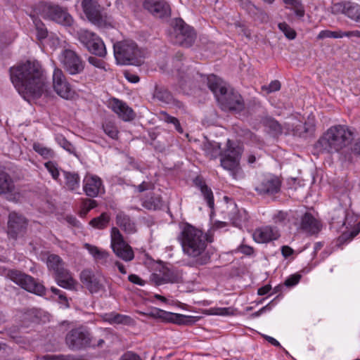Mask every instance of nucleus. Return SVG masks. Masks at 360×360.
I'll return each instance as SVG.
<instances>
[{"instance_id":"28","label":"nucleus","mask_w":360,"mask_h":360,"mask_svg":"<svg viewBox=\"0 0 360 360\" xmlns=\"http://www.w3.org/2000/svg\"><path fill=\"white\" fill-rule=\"evenodd\" d=\"M194 185L198 187L206 200L209 207L213 208L214 205V195L212 191L207 186L205 181L202 176H198L193 180Z\"/></svg>"},{"instance_id":"27","label":"nucleus","mask_w":360,"mask_h":360,"mask_svg":"<svg viewBox=\"0 0 360 360\" xmlns=\"http://www.w3.org/2000/svg\"><path fill=\"white\" fill-rule=\"evenodd\" d=\"M335 8L341 11L343 14L347 15L350 19L360 22V6L352 3L345 2L342 4H337L335 5Z\"/></svg>"},{"instance_id":"44","label":"nucleus","mask_w":360,"mask_h":360,"mask_svg":"<svg viewBox=\"0 0 360 360\" xmlns=\"http://www.w3.org/2000/svg\"><path fill=\"white\" fill-rule=\"evenodd\" d=\"M90 198H84L82 200V205H81V216H86V214L92 209L97 207L98 203L96 200Z\"/></svg>"},{"instance_id":"49","label":"nucleus","mask_w":360,"mask_h":360,"mask_svg":"<svg viewBox=\"0 0 360 360\" xmlns=\"http://www.w3.org/2000/svg\"><path fill=\"white\" fill-rule=\"evenodd\" d=\"M161 116H162V120H164L165 122L173 124L177 131H179L180 133L183 132V129L181 127L180 122L177 118L169 115L166 112H162Z\"/></svg>"},{"instance_id":"33","label":"nucleus","mask_w":360,"mask_h":360,"mask_svg":"<svg viewBox=\"0 0 360 360\" xmlns=\"http://www.w3.org/2000/svg\"><path fill=\"white\" fill-rule=\"evenodd\" d=\"M263 125L273 136H278L283 133V128L280 123L271 117H265L262 120Z\"/></svg>"},{"instance_id":"11","label":"nucleus","mask_w":360,"mask_h":360,"mask_svg":"<svg viewBox=\"0 0 360 360\" xmlns=\"http://www.w3.org/2000/svg\"><path fill=\"white\" fill-rule=\"evenodd\" d=\"M59 60L65 70L71 75L81 74L85 68V62L76 51L66 49L63 50Z\"/></svg>"},{"instance_id":"5","label":"nucleus","mask_w":360,"mask_h":360,"mask_svg":"<svg viewBox=\"0 0 360 360\" xmlns=\"http://www.w3.org/2000/svg\"><path fill=\"white\" fill-rule=\"evenodd\" d=\"M354 217H349L347 211L340 206L334 209L331 212L330 226L332 229L338 231H342V234L337 239V245L340 246L350 242L360 233V221L352 226Z\"/></svg>"},{"instance_id":"1","label":"nucleus","mask_w":360,"mask_h":360,"mask_svg":"<svg viewBox=\"0 0 360 360\" xmlns=\"http://www.w3.org/2000/svg\"><path fill=\"white\" fill-rule=\"evenodd\" d=\"M11 82L19 93L39 98L47 91L48 82L41 64L37 60H27L10 68Z\"/></svg>"},{"instance_id":"7","label":"nucleus","mask_w":360,"mask_h":360,"mask_svg":"<svg viewBox=\"0 0 360 360\" xmlns=\"http://www.w3.org/2000/svg\"><path fill=\"white\" fill-rule=\"evenodd\" d=\"M172 31L169 34L170 41L185 47H190L195 41L196 34L194 30L181 18H176L172 22Z\"/></svg>"},{"instance_id":"58","label":"nucleus","mask_w":360,"mask_h":360,"mask_svg":"<svg viewBox=\"0 0 360 360\" xmlns=\"http://www.w3.org/2000/svg\"><path fill=\"white\" fill-rule=\"evenodd\" d=\"M65 219L69 224H70L72 226L79 227V226H80V222L79 221V220H77L76 217H75L73 215H71V214L67 215L65 217Z\"/></svg>"},{"instance_id":"21","label":"nucleus","mask_w":360,"mask_h":360,"mask_svg":"<svg viewBox=\"0 0 360 360\" xmlns=\"http://www.w3.org/2000/svg\"><path fill=\"white\" fill-rule=\"evenodd\" d=\"M179 275L175 269L162 266L160 269L151 275V280L157 285H160L168 283H176Z\"/></svg>"},{"instance_id":"4","label":"nucleus","mask_w":360,"mask_h":360,"mask_svg":"<svg viewBox=\"0 0 360 360\" xmlns=\"http://www.w3.org/2000/svg\"><path fill=\"white\" fill-rule=\"evenodd\" d=\"M203 150L205 155L210 159H216L220 156L221 166L224 169L230 171L233 176H235L240 169L239 162L243 149L230 139L227 140L226 148L224 150H221L219 143L210 141L204 143Z\"/></svg>"},{"instance_id":"14","label":"nucleus","mask_w":360,"mask_h":360,"mask_svg":"<svg viewBox=\"0 0 360 360\" xmlns=\"http://www.w3.org/2000/svg\"><path fill=\"white\" fill-rule=\"evenodd\" d=\"M217 100L221 110L224 111L239 113L245 108L243 97L238 92L233 90H227Z\"/></svg>"},{"instance_id":"54","label":"nucleus","mask_w":360,"mask_h":360,"mask_svg":"<svg viewBox=\"0 0 360 360\" xmlns=\"http://www.w3.org/2000/svg\"><path fill=\"white\" fill-rule=\"evenodd\" d=\"M119 360H142L136 353L128 351L124 352L119 359Z\"/></svg>"},{"instance_id":"15","label":"nucleus","mask_w":360,"mask_h":360,"mask_svg":"<svg viewBox=\"0 0 360 360\" xmlns=\"http://www.w3.org/2000/svg\"><path fill=\"white\" fill-rule=\"evenodd\" d=\"M45 13L47 18L63 26H72L74 19L68 9L59 5L49 4L46 6Z\"/></svg>"},{"instance_id":"9","label":"nucleus","mask_w":360,"mask_h":360,"mask_svg":"<svg viewBox=\"0 0 360 360\" xmlns=\"http://www.w3.org/2000/svg\"><path fill=\"white\" fill-rule=\"evenodd\" d=\"M8 276L12 281L27 292L40 296L45 293L44 286L30 275L18 270H11Z\"/></svg>"},{"instance_id":"36","label":"nucleus","mask_w":360,"mask_h":360,"mask_svg":"<svg viewBox=\"0 0 360 360\" xmlns=\"http://www.w3.org/2000/svg\"><path fill=\"white\" fill-rule=\"evenodd\" d=\"M46 265L49 270L53 271L54 274L65 268V263L62 258L55 254L48 256Z\"/></svg>"},{"instance_id":"17","label":"nucleus","mask_w":360,"mask_h":360,"mask_svg":"<svg viewBox=\"0 0 360 360\" xmlns=\"http://www.w3.org/2000/svg\"><path fill=\"white\" fill-rule=\"evenodd\" d=\"M281 182L275 176H266L260 178L255 184V190L259 195H274L281 190Z\"/></svg>"},{"instance_id":"16","label":"nucleus","mask_w":360,"mask_h":360,"mask_svg":"<svg viewBox=\"0 0 360 360\" xmlns=\"http://www.w3.org/2000/svg\"><path fill=\"white\" fill-rule=\"evenodd\" d=\"M82 10L86 18L93 24L101 26L105 20L101 12V6L96 0H82Z\"/></svg>"},{"instance_id":"8","label":"nucleus","mask_w":360,"mask_h":360,"mask_svg":"<svg viewBox=\"0 0 360 360\" xmlns=\"http://www.w3.org/2000/svg\"><path fill=\"white\" fill-rule=\"evenodd\" d=\"M77 35L79 41L89 53L97 57H105L107 54L106 48L100 37L86 30H79Z\"/></svg>"},{"instance_id":"53","label":"nucleus","mask_w":360,"mask_h":360,"mask_svg":"<svg viewBox=\"0 0 360 360\" xmlns=\"http://www.w3.org/2000/svg\"><path fill=\"white\" fill-rule=\"evenodd\" d=\"M87 60L89 64L94 66L95 68L102 70H104L105 68V63L103 60L98 58L96 56H89L87 58Z\"/></svg>"},{"instance_id":"24","label":"nucleus","mask_w":360,"mask_h":360,"mask_svg":"<svg viewBox=\"0 0 360 360\" xmlns=\"http://www.w3.org/2000/svg\"><path fill=\"white\" fill-rule=\"evenodd\" d=\"M110 108L124 122L131 121L135 117V113L132 108L129 107L126 103L117 98H113L112 99Z\"/></svg>"},{"instance_id":"45","label":"nucleus","mask_w":360,"mask_h":360,"mask_svg":"<svg viewBox=\"0 0 360 360\" xmlns=\"http://www.w3.org/2000/svg\"><path fill=\"white\" fill-rule=\"evenodd\" d=\"M36 37L39 41H42L48 37V30L45 25L40 20H34Z\"/></svg>"},{"instance_id":"51","label":"nucleus","mask_w":360,"mask_h":360,"mask_svg":"<svg viewBox=\"0 0 360 360\" xmlns=\"http://www.w3.org/2000/svg\"><path fill=\"white\" fill-rule=\"evenodd\" d=\"M58 142L59 145L65 150H67L70 154L75 153V146L68 141L65 137L60 136L58 138Z\"/></svg>"},{"instance_id":"32","label":"nucleus","mask_w":360,"mask_h":360,"mask_svg":"<svg viewBox=\"0 0 360 360\" xmlns=\"http://www.w3.org/2000/svg\"><path fill=\"white\" fill-rule=\"evenodd\" d=\"M65 188L72 192L78 193L80 188V176L75 172L63 171Z\"/></svg>"},{"instance_id":"61","label":"nucleus","mask_w":360,"mask_h":360,"mask_svg":"<svg viewBox=\"0 0 360 360\" xmlns=\"http://www.w3.org/2000/svg\"><path fill=\"white\" fill-rule=\"evenodd\" d=\"M125 78L131 83H136L139 81V76L129 72L125 73Z\"/></svg>"},{"instance_id":"35","label":"nucleus","mask_w":360,"mask_h":360,"mask_svg":"<svg viewBox=\"0 0 360 360\" xmlns=\"http://www.w3.org/2000/svg\"><path fill=\"white\" fill-rule=\"evenodd\" d=\"M153 98L164 104H169L173 101L172 94L164 86H155Z\"/></svg>"},{"instance_id":"38","label":"nucleus","mask_w":360,"mask_h":360,"mask_svg":"<svg viewBox=\"0 0 360 360\" xmlns=\"http://www.w3.org/2000/svg\"><path fill=\"white\" fill-rule=\"evenodd\" d=\"M109 221V214L106 212H103L99 217L92 219L89 221V224L95 229H103L107 227Z\"/></svg>"},{"instance_id":"42","label":"nucleus","mask_w":360,"mask_h":360,"mask_svg":"<svg viewBox=\"0 0 360 360\" xmlns=\"http://www.w3.org/2000/svg\"><path fill=\"white\" fill-rule=\"evenodd\" d=\"M243 7L249 13V14L255 18H256L257 14H259L262 21L266 20L268 18L267 15L264 12L257 8L250 1H246L243 4Z\"/></svg>"},{"instance_id":"48","label":"nucleus","mask_w":360,"mask_h":360,"mask_svg":"<svg viewBox=\"0 0 360 360\" xmlns=\"http://www.w3.org/2000/svg\"><path fill=\"white\" fill-rule=\"evenodd\" d=\"M44 167L54 180L58 181L59 179L60 172L56 162L48 161L44 163Z\"/></svg>"},{"instance_id":"30","label":"nucleus","mask_w":360,"mask_h":360,"mask_svg":"<svg viewBox=\"0 0 360 360\" xmlns=\"http://www.w3.org/2000/svg\"><path fill=\"white\" fill-rule=\"evenodd\" d=\"M207 86L214 94L216 99L220 97L228 90L223 81L216 75H211L207 77Z\"/></svg>"},{"instance_id":"43","label":"nucleus","mask_w":360,"mask_h":360,"mask_svg":"<svg viewBox=\"0 0 360 360\" xmlns=\"http://www.w3.org/2000/svg\"><path fill=\"white\" fill-rule=\"evenodd\" d=\"M283 2L292 7L297 17L302 18L304 15V9L300 0H283Z\"/></svg>"},{"instance_id":"60","label":"nucleus","mask_w":360,"mask_h":360,"mask_svg":"<svg viewBox=\"0 0 360 360\" xmlns=\"http://www.w3.org/2000/svg\"><path fill=\"white\" fill-rule=\"evenodd\" d=\"M239 251L245 255H252L254 252V249L248 245H240L238 248Z\"/></svg>"},{"instance_id":"64","label":"nucleus","mask_w":360,"mask_h":360,"mask_svg":"<svg viewBox=\"0 0 360 360\" xmlns=\"http://www.w3.org/2000/svg\"><path fill=\"white\" fill-rule=\"evenodd\" d=\"M271 287L270 285H266L258 289L257 293L259 295H264L270 292Z\"/></svg>"},{"instance_id":"55","label":"nucleus","mask_w":360,"mask_h":360,"mask_svg":"<svg viewBox=\"0 0 360 360\" xmlns=\"http://www.w3.org/2000/svg\"><path fill=\"white\" fill-rule=\"evenodd\" d=\"M301 278V276L300 274H293L289 276L285 281V285L288 287L294 286L297 284Z\"/></svg>"},{"instance_id":"46","label":"nucleus","mask_w":360,"mask_h":360,"mask_svg":"<svg viewBox=\"0 0 360 360\" xmlns=\"http://www.w3.org/2000/svg\"><path fill=\"white\" fill-rule=\"evenodd\" d=\"M85 248L89 253L96 259H102L108 257V254L105 251L99 250L97 247L86 243Z\"/></svg>"},{"instance_id":"20","label":"nucleus","mask_w":360,"mask_h":360,"mask_svg":"<svg viewBox=\"0 0 360 360\" xmlns=\"http://www.w3.org/2000/svg\"><path fill=\"white\" fill-rule=\"evenodd\" d=\"M83 191L89 198L97 197L100 193L104 192L101 179L96 175L87 174L83 179Z\"/></svg>"},{"instance_id":"40","label":"nucleus","mask_w":360,"mask_h":360,"mask_svg":"<svg viewBox=\"0 0 360 360\" xmlns=\"http://www.w3.org/2000/svg\"><path fill=\"white\" fill-rule=\"evenodd\" d=\"M102 129L110 138L115 140L118 139L119 131L115 122L106 120L102 124Z\"/></svg>"},{"instance_id":"2","label":"nucleus","mask_w":360,"mask_h":360,"mask_svg":"<svg viewBox=\"0 0 360 360\" xmlns=\"http://www.w3.org/2000/svg\"><path fill=\"white\" fill-rule=\"evenodd\" d=\"M179 240L184 254L193 259L187 264L188 266L197 267L210 262V255L206 252L208 236L202 230L186 223L182 226Z\"/></svg>"},{"instance_id":"41","label":"nucleus","mask_w":360,"mask_h":360,"mask_svg":"<svg viewBox=\"0 0 360 360\" xmlns=\"http://www.w3.org/2000/svg\"><path fill=\"white\" fill-rule=\"evenodd\" d=\"M108 321L110 323L129 326L132 324L133 319L130 316L127 315L112 313L109 315Z\"/></svg>"},{"instance_id":"63","label":"nucleus","mask_w":360,"mask_h":360,"mask_svg":"<svg viewBox=\"0 0 360 360\" xmlns=\"http://www.w3.org/2000/svg\"><path fill=\"white\" fill-rule=\"evenodd\" d=\"M150 183L143 181L141 184L136 186L139 192L141 193L150 188Z\"/></svg>"},{"instance_id":"59","label":"nucleus","mask_w":360,"mask_h":360,"mask_svg":"<svg viewBox=\"0 0 360 360\" xmlns=\"http://www.w3.org/2000/svg\"><path fill=\"white\" fill-rule=\"evenodd\" d=\"M294 253V250L288 245L281 247V254L285 258H288Z\"/></svg>"},{"instance_id":"52","label":"nucleus","mask_w":360,"mask_h":360,"mask_svg":"<svg viewBox=\"0 0 360 360\" xmlns=\"http://www.w3.org/2000/svg\"><path fill=\"white\" fill-rule=\"evenodd\" d=\"M281 89V83L278 80L271 81V83L267 86H263L262 89L266 91L267 94H270L274 91H277Z\"/></svg>"},{"instance_id":"47","label":"nucleus","mask_w":360,"mask_h":360,"mask_svg":"<svg viewBox=\"0 0 360 360\" xmlns=\"http://www.w3.org/2000/svg\"><path fill=\"white\" fill-rule=\"evenodd\" d=\"M342 37L343 35L342 31H330L328 30H321L317 36L318 39H323L326 38L338 39Z\"/></svg>"},{"instance_id":"39","label":"nucleus","mask_w":360,"mask_h":360,"mask_svg":"<svg viewBox=\"0 0 360 360\" xmlns=\"http://www.w3.org/2000/svg\"><path fill=\"white\" fill-rule=\"evenodd\" d=\"M143 206L148 210H158L162 206L161 198L159 195H152L143 200Z\"/></svg>"},{"instance_id":"23","label":"nucleus","mask_w":360,"mask_h":360,"mask_svg":"<svg viewBox=\"0 0 360 360\" xmlns=\"http://www.w3.org/2000/svg\"><path fill=\"white\" fill-rule=\"evenodd\" d=\"M18 192L11 176L6 172L0 171V195H4L9 200L16 198Z\"/></svg>"},{"instance_id":"56","label":"nucleus","mask_w":360,"mask_h":360,"mask_svg":"<svg viewBox=\"0 0 360 360\" xmlns=\"http://www.w3.org/2000/svg\"><path fill=\"white\" fill-rule=\"evenodd\" d=\"M351 154L360 156V138L356 139L350 146Z\"/></svg>"},{"instance_id":"18","label":"nucleus","mask_w":360,"mask_h":360,"mask_svg":"<svg viewBox=\"0 0 360 360\" xmlns=\"http://www.w3.org/2000/svg\"><path fill=\"white\" fill-rule=\"evenodd\" d=\"M52 79L53 87L58 95L65 99L71 97V88L62 70L55 68Z\"/></svg>"},{"instance_id":"62","label":"nucleus","mask_w":360,"mask_h":360,"mask_svg":"<svg viewBox=\"0 0 360 360\" xmlns=\"http://www.w3.org/2000/svg\"><path fill=\"white\" fill-rule=\"evenodd\" d=\"M343 37H356L358 38H360V31L359 30H352V31H347V32H342Z\"/></svg>"},{"instance_id":"19","label":"nucleus","mask_w":360,"mask_h":360,"mask_svg":"<svg viewBox=\"0 0 360 360\" xmlns=\"http://www.w3.org/2000/svg\"><path fill=\"white\" fill-rule=\"evenodd\" d=\"M81 282L91 293H96L103 288V277L96 275L91 269H84L80 274Z\"/></svg>"},{"instance_id":"12","label":"nucleus","mask_w":360,"mask_h":360,"mask_svg":"<svg viewBox=\"0 0 360 360\" xmlns=\"http://www.w3.org/2000/svg\"><path fill=\"white\" fill-rule=\"evenodd\" d=\"M111 247L115 254L125 262H130L134 258L131 247L124 240L119 229L112 227L111 229Z\"/></svg>"},{"instance_id":"22","label":"nucleus","mask_w":360,"mask_h":360,"mask_svg":"<svg viewBox=\"0 0 360 360\" xmlns=\"http://www.w3.org/2000/svg\"><path fill=\"white\" fill-rule=\"evenodd\" d=\"M143 7L154 16L165 18L170 15V6L165 0H145Z\"/></svg>"},{"instance_id":"37","label":"nucleus","mask_w":360,"mask_h":360,"mask_svg":"<svg viewBox=\"0 0 360 360\" xmlns=\"http://www.w3.org/2000/svg\"><path fill=\"white\" fill-rule=\"evenodd\" d=\"M33 150L40 155L44 159H51L55 157L54 151L42 143L36 142L33 143Z\"/></svg>"},{"instance_id":"31","label":"nucleus","mask_w":360,"mask_h":360,"mask_svg":"<svg viewBox=\"0 0 360 360\" xmlns=\"http://www.w3.org/2000/svg\"><path fill=\"white\" fill-rule=\"evenodd\" d=\"M116 224L127 233L131 234L136 231L135 223L129 215L122 212L116 215Z\"/></svg>"},{"instance_id":"25","label":"nucleus","mask_w":360,"mask_h":360,"mask_svg":"<svg viewBox=\"0 0 360 360\" xmlns=\"http://www.w3.org/2000/svg\"><path fill=\"white\" fill-rule=\"evenodd\" d=\"M278 231L270 226L257 229L253 233L254 240L258 243H265L278 238Z\"/></svg>"},{"instance_id":"10","label":"nucleus","mask_w":360,"mask_h":360,"mask_svg":"<svg viewBox=\"0 0 360 360\" xmlns=\"http://www.w3.org/2000/svg\"><path fill=\"white\" fill-rule=\"evenodd\" d=\"M28 226V220L21 214L11 212L7 222V236L9 240L17 241L25 237Z\"/></svg>"},{"instance_id":"3","label":"nucleus","mask_w":360,"mask_h":360,"mask_svg":"<svg viewBox=\"0 0 360 360\" xmlns=\"http://www.w3.org/2000/svg\"><path fill=\"white\" fill-rule=\"evenodd\" d=\"M354 135V130L346 124L333 125L314 143V149L320 153H338L351 143Z\"/></svg>"},{"instance_id":"57","label":"nucleus","mask_w":360,"mask_h":360,"mask_svg":"<svg viewBox=\"0 0 360 360\" xmlns=\"http://www.w3.org/2000/svg\"><path fill=\"white\" fill-rule=\"evenodd\" d=\"M128 280L131 283L141 285V286H143L145 284V281L136 274H130L128 276Z\"/></svg>"},{"instance_id":"6","label":"nucleus","mask_w":360,"mask_h":360,"mask_svg":"<svg viewBox=\"0 0 360 360\" xmlns=\"http://www.w3.org/2000/svg\"><path fill=\"white\" fill-rule=\"evenodd\" d=\"M113 49L118 64L139 66L143 62V53L133 41H118L114 44Z\"/></svg>"},{"instance_id":"29","label":"nucleus","mask_w":360,"mask_h":360,"mask_svg":"<svg viewBox=\"0 0 360 360\" xmlns=\"http://www.w3.org/2000/svg\"><path fill=\"white\" fill-rule=\"evenodd\" d=\"M300 228L309 234H315L320 231L319 221L309 212L302 217Z\"/></svg>"},{"instance_id":"34","label":"nucleus","mask_w":360,"mask_h":360,"mask_svg":"<svg viewBox=\"0 0 360 360\" xmlns=\"http://www.w3.org/2000/svg\"><path fill=\"white\" fill-rule=\"evenodd\" d=\"M292 131L293 135L302 138H307L313 134L315 131V126L307 122H300L295 126Z\"/></svg>"},{"instance_id":"13","label":"nucleus","mask_w":360,"mask_h":360,"mask_svg":"<svg viewBox=\"0 0 360 360\" xmlns=\"http://www.w3.org/2000/svg\"><path fill=\"white\" fill-rule=\"evenodd\" d=\"M67 345L72 350H80L93 345L89 332L83 327L72 329L65 337Z\"/></svg>"},{"instance_id":"50","label":"nucleus","mask_w":360,"mask_h":360,"mask_svg":"<svg viewBox=\"0 0 360 360\" xmlns=\"http://www.w3.org/2000/svg\"><path fill=\"white\" fill-rule=\"evenodd\" d=\"M279 30L282 31L288 39H294L296 37L295 31L291 28L286 22H281L278 25Z\"/></svg>"},{"instance_id":"26","label":"nucleus","mask_w":360,"mask_h":360,"mask_svg":"<svg viewBox=\"0 0 360 360\" xmlns=\"http://www.w3.org/2000/svg\"><path fill=\"white\" fill-rule=\"evenodd\" d=\"M56 283L61 288L72 290L76 288L77 281L73 278L70 271L65 267L54 274Z\"/></svg>"}]
</instances>
